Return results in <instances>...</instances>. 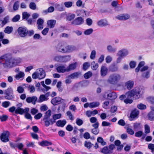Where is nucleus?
<instances>
[{"label": "nucleus", "instance_id": "dca6fc26", "mask_svg": "<svg viewBox=\"0 0 154 154\" xmlns=\"http://www.w3.org/2000/svg\"><path fill=\"white\" fill-rule=\"evenodd\" d=\"M37 98L36 96H33L32 97H27L26 99V102L29 103H32L33 104H35Z\"/></svg>", "mask_w": 154, "mask_h": 154}, {"label": "nucleus", "instance_id": "37998d69", "mask_svg": "<svg viewBox=\"0 0 154 154\" xmlns=\"http://www.w3.org/2000/svg\"><path fill=\"white\" fill-rule=\"evenodd\" d=\"M19 1H17L14 2L13 6V10L16 11L18 10L19 8Z\"/></svg>", "mask_w": 154, "mask_h": 154}, {"label": "nucleus", "instance_id": "f3484780", "mask_svg": "<svg viewBox=\"0 0 154 154\" xmlns=\"http://www.w3.org/2000/svg\"><path fill=\"white\" fill-rule=\"evenodd\" d=\"M77 62L74 63L69 64L66 67L67 72H69L75 69L77 67Z\"/></svg>", "mask_w": 154, "mask_h": 154}, {"label": "nucleus", "instance_id": "3c124183", "mask_svg": "<svg viewBox=\"0 0 154 154\" xmlns=\"http://www.w3.org/2000/svg\"><path fill=\"white\" fill-rule=\"evenodd\" d=\"M144 132L146 134H149L150 132V127L147 124L144 125Z\"/></svg>", "mask_w": 154, "mask_h": 154}, {"label": "nucleus", "instance_id": "72a5a7b5", "mask_svg": "<svg viewBox=\"0 0 154 154\" xmlns=\"http://www.w3.org/2000/svg\"><path fill=\"white\" fill-rule=\"evenodd\" d=\"M64 44L59 45L57 48V50L59 52L63 53Z\"/></svg>", "mask_w": 154, "mask_h": 154}, {"label": "nucleus", "instance_id": "7c9ffc66", "mask_svg": "<svg viewBox=\"0 0 154 154\" xmlns=\"http://www.w3.org/2000/svg\"><path fill=\"white\" fill-rule=\"evenodd\" d=\"M108 51L109 53H114L116 50V48L113 47L111 45H108L107 47Z\"/></svg>", "mask_w": 154, "mask_h": 154}, {"label": "nucleus", "instance_id": "9b49d317", "mask_svg": "<svg viewBox=\"0 0 154 154\" xmlns=\"http://www.w3.org/2000/svg\"><path fill=\"white\" fill-rule=\"evenodd\" d=\"M128 54V51L127 49H123L118 51L117 54V56L123 58L127 56Z\"/></svg>", "mask_w": 154, "mask_h": 154}, {"label": "nucleus", "instance_id": "6ab92c4d", "mask_svg": "<svg viewBox=\"0 0 154 154\" xmlns=\"http://www.w3.org/2000/svg\"><path fill=\"white\" fill-rule=\"evenodd\" d=\"M108 72V69L106 66H102L100 69V75L102 76L106 75Z\"/></svg>", "mask_w": 154, "mask_h": 154}, {"label": "nucleus", "instance_id": "ea45409f", "mask_svg": "<svg viewBox=\"0 0 154 154\" xmlns=\"http://www.w3.org/2000/svg\"><path fill=\"white\" fill-rule=\"evenodd\" d=\"M99 103L98 102H93L89 103V107L93 108L98 106L99 105Z\"/></svg>", "mask_w": 154, "mask_h": 154}, {"label": "nucleus", "instance_id": "338daca9", "mask_svg": "<svg viewBox=\"0 0 154 154\" xmlns=\"http://www.w3.org/2000/svg\"><path fill=\"white\" fill-rule=\"evenodd\" d=\"M8 18L7 17H5L4 18V20L2 22V27H3L5 24H6L8 21Z\"/></svg>", "mask_w": 154, "mask_h": 154}, {"label": "nucleus", "instance_id": "cd10ccee", "mask_svg": "<svg viewBox=\"0 0 154 154\" xmlns=\"http://www.w3.org/2000/svg\"><path fill=\"white\" fill-rule=\"evenodd\" d=\"M139 114V111L137 109H134L131 112L130 116L132 118H136Z\"/></svg>", "mask_w": 154, "mask_h": 154}, {"label": "nucleus", "instance_id": "aec40b11", "mask_svg": "<svg viewBox=\"0 0 154 154\" xmlns=\"http://www.w3.org/2000/svg\"><path fill=\"white\" fill-rule=\"evenodd\" d=\"M56 21L54 20H50L47 21V24L48 26L50 28L54 27L56 24Z\"/></svg>", "mask_w": 154, "mask_h": 154}, {"label": "nucleus", "instance_id": "052dcab7", "mask_svg": "<svg viewBox=\"0 0 154 154\" xmlns=\"http://www.w3.org/2000/svg\"><path fill=\"white\" fill-rule=\"evenodd\" d=\"M137 108L140 109H144L146 108V106L140 103L137 105Z\"/></svg>", "mask_w": 154, "mask_h": 154}, {"label": "nucleus", "instance_id": "f704fd0d", "mask_svg": "<svg viewBox=\"0 0 154 154\" xmlns=\"http://www.w3.org/2000/svg\"><path fill=\"white\" fill-rule=\"evenodd\" d=\"M5 98L8 100H12L14 98L13 94H5Z\"/></svg>", "mask_w": 154, "mask_h": 154}, {"label": "nucleus", "instance_id": "69168bd1", "mask_svg": "<svg viewBox=\"0 0 154 154\" xmlns=\"http://www.w3.org/2000/svg\"><path fill=\"white\" fill-rule=\"evenodd\" d=\"M75 17V15L74 14L69 15L67 17L66 19L67 20L70 21L73 19Z\"/></svg>", "mask_w": 154, "mask_h": 154}, {"label": "nucleus", "instance_id": "c03bdc74", "mask_svg": "<svg viewBox=\"0 0 154 154\" xmlns=\"http://www.w3.org/2000/svg\"><path fill=\"white\" fill-rule=\"evenodd\" d=\"M30 16V14L26 12H24L22 13V18L23 19L27 20Z\"/></svg>", "mask_w": 154, "mask_h": 154}, {"label": "nucleus", "instance_id": "7ed1b4c3", "mask_svg": "<svg viewBox=\"0 0 154 154\" xmlns=\"http://www.w3.org/2000/svg\"><path fill=\"white\" fill-rule=\"evenodd\" d=\"M45 73L42 68H40L34 72L32 75V78L33 79H41L44 78L45 76Z\"/></svg>", "mask_w": 154, "mask_h": 154}, {"label": "nucleus", "instance_id": "39448f33", "mask_svg": "<svg viewBox=\"0 0 154 154\" xmlns=\"http://www.w3.org/2000/svg\"><path fill=\"white\" fill-rule=\"evenodd\" d=\"M149 100L152 105L151 106V111L148 113V116L149 119L152 121L154 120V97H150Z\"/></svg>", "mask_w": 154, "mask_h": 154}, {"label": "nucleus", "instance_id": "f8f14e48", "mask_svg": "<svg viewBox=\"0 0 154 154\" xmlns=\"http://www.w3.org/2000/svg\"><path fill=\"white\" fill-rule=\"evenodd\" d=\"M29 111V108H26L24 109H23L21 107H17L15 113L16 114H18L22 115L24 113L28 112Z\"/></svg>", "mask_w": 154, "mask_h": 154}, {"label": "nucleus", "instance_id": "4c0bfd02", "mask_svg": "<svg viewBox=\"0 0 154 154\" xmlns=\"http://www.w3.org/2000/svg\"><path fill=\"white\" fill-rule=\"evenodd\" d=\"M51 115V111L50 109L48 110L45 113L44 119H49Z\"/></svg>", "mask_w": 154, "mask_h": 154}, {"label": "nucleus", "instance_id": "f257e3e1", "mask_svg": "<svg viewBox=\"0 0 154 154\" xmlns=\"http://www.w3.org/2000/svg\"><path fill=\"white\" fill-rule=\"evenodd\" d=\"M121 79V77L120 74L115 73L111 74L109 76L107 81L109 84L115 85L119 82Z\"/></svg>", "mask_w": 154, "mask_h": 154}, {"label": "nucleus", "instance_id": "13d9d810", "mask_svg": "<svg viewBox=\"0 0 154 154\" xmlns=\"http://www.w3.org/2000/svg\"><path fill=\"white\" fill-rule=\"evenodd\" d=\"M29 6V8L32 10H34L36 9V5L34 2L30 3Z\"/></svg>", "mask_w": 154, "mask_h": 154}, {"label": "nucleus", "instance_id": "0e129e2a", "mask_svg": "<svg viewBox=\"0 0 154 154\" xmlns=\"http://www.w3.org/2000/svg\"><path fill=\"white\" fill-rule=\"evenodd\" d=\"M66 114L67 116L69 117V119L71 120H73L74 118L73 116H72V115L70 111H68L66 112Z\"/></svg>", "mask_w": 154, "mask_h": 154}, {"label": "nucleus", "instance_id": "412c9836", "mask_svg": "<svg viewBox=\"0 0 154 154\" xmlns=\"http://www.w3.org/2000/svg\"><path fill=\"white\" fill-rule=\"evenodd\" d=\"M44 22V20L41 18H39L37 20V24L38 25V29H41L43 28Z\"/></svg>", "mask_w": 154, "mask_h": 154}, {"label": "nucleus", "instance_id": "bb28decb", "mask_svg": "<svg viewBox=\"0 0 154 154\" xmlns=\"http://www.w3.org/2000/svg\"><path fill=\"white\" fill-rule=\"evenodd\" d=\"M101 152L104 154H109L112 153L111 150H109L107 147L105 146L101 150Z\"/></svg>", "mask_w": 154, "mask_h": 154}, {"label": "nucleus", "instance_id": "4be33fe9", "mask_svg": "<svg viewBox=\"0 0 154 154\" xmlns=\"http://www.w3.org/2000/svg\"><path fill=\"white\" fill-rule=\"evenodd\" d=\"M66 121L65 120H60L56 122V125L58 127H63L66 125Z\"/></svg>", "mask_w": 154, "mask_h": 154}, {"label": "nucleus", "instance_id": "20e7f679", "mask_svg": "<svg viewBox=\"0 0 154 154\" xmlns=\"http://www.w3.org/2000/svg\"><path fill=\"white\" fill-rule=\"evenodd\" d=\"M7 57H8L6 58L5 61L3 63V67L5 68H11L13 67L12 57L8 54H7Z\"/></svg>", "mask_w": 154, "mask_h": 154}, {"label": "nucleus", "instance_id": "2eb2a0df", "mask_svg": "<svg viewBox=\"0 0 154 154\" xmlns=\"http://www.w3.org/2000/svg\"><path fill=\"white\" fill-rule=\"evenodd\" d=\"M83 23V19L81 17H78L72 22V24L75 25H80Z\"/></svg>", "mask_w": 154, "mask_h": 154}, {"label": "nucleus", "instance_id": "bf43d9fd", "mask_svg": "<svg viewBox=\"0 0 154 154\" xmlns=\"http://www.w3.org/2000/svg\"><path fill=\"white\" fill-rule=\"evenodd\" d=\"M13 94V91L11 88H8L5 91L4 94Z\"/></svg>", "mask_w": 154, "mask_h": 154}, {"label": "nucleus", "instance_id": "a19ab883", "mask_svg": "<svg viewBox=\"0 0 154 154\" xmlns=\"http://www.w3.org/2000/svg\"><path fill=\"white\" fill-rule=\"evenodd\" d=\"M93 30L92 28H90L86 30L84 32V34L86 35H89L92 34L93 32Z\"/></svg>", "mask_w": 154, "mask_h": 154}, {"label": "nucleus", "instance_id": "4d7b16f0", "mask_svg": "<svg viewBox=\"0 0 154 154\" xmlns=\"http://www.w3.org/2000/svg\"><path fill=\"white\" fill-rule=\"evenodd\" d=\"M90 64L88 62L85 63L83 65V69L84 70H86L90 66Z\"/></svg>", "mask_w": 154, "mask_h": 154}, {"label": "nucleus", "instance_id": "603ef678", "mask_svg": "<svg viewBox=\"0 0 154 154\" xmlns=\"http://www.w3.org/2000/svg\"><path fill=\"white\" fill-rule=\"evenodd\" d=\"M73 3L72 2H66L64 3V5L66 7L69 8L71 7Z\"/></svg>", "mask_w": 154, "mask_h": 154}, {"label": "nucleus", "instance_id": "de8ad7c7", "mask_svg": "<svg viewBox=\"0 0 154 154\" xmlns=\"http://www.w3.org/2000/svg\"><path fill=\"white\" fill-rule=\"evenodd\" d=\"M17 91L19 94H22L24 92V88L21 86L18 87Z\"/></svg>", "mask_w": 154, "mask_h": 154}, {"label": "nucleus", "instance_id": "5fc2aeb1", "mask_svg": "<svg viewBox=\"0 0 154 154\" xmlns=\"http://www.w3.org/2000/svg\"><path fill=\"white\" fill-rule=\"evenodd\" d=\"M109 69L112 72H116L118 70V68L117 66L115 65L110 67Z\"/></svg>", "mask_w": 154, "mask_h": 154}, {"label": "nucleus", "instance_id": "c756f323", "mask_svg": "<svg viewBox=\"0 0 154 154\" xmlns=\"http://www.w3.org/2000/svg\"><path fill=\"white\" fill-rule=\"evenodd\" d=\"M39 144L41 146H44L51 145L52 144V143L50 142H49L46 140H43L40 142H39Z\"/></svg>", "mask_w": 154, "mask_h": 154}, {"label": "nucleus", "instance_id": "4468645a", "mask_svg": "<svg viewBox=\"0 0 154 154\" xmlns=\"http://www.w3.org/2000/svg\"><path fill=\"white\" fill-rule=\"evenodd\" d=\"M61 114L60 113L57 114H55L53 115L52 116V119H50V121L51 122V124L53 125L55 122V120L59 119L61 118Z\"/></svg>", "mask_w": 154, "mask_h": 154}, {"label": "nucleus", "instance_id": "680f3d73", "mask_svg": "<svg viewBox=\"0 0 154 154\" xmlns=\"http://www.w3.org/2000/svg\"><path fill=\"white\" fill-rule=\"evenodd\" d=\"M148 148L151 150L152 153L154 152V144L152 143H149L148 146Z\"/></svg>", "mask_w": 154, "mask_h": 154}, {"label": "nucleus", "instance_id": "2f4dec72", "mask_svg": "<svg viewBox=\"0 0 154 154\" xmlns=\"http://www.w3.org/2000/svg\"><path fill=\"white\" fill-rule=\"evenodd\" d=\"M48 100V98L45 95L42 94L40 95L39 100V102H42L45 101L47 100Z\"/></svg>", "mask_w": 154, "mask_h": 154}, {"label": "nucleus", "instance_id": "a18cd8bd", "mask_svg": "<svg viewBox=\"0 0 154 154\" xmlns=\"http://www.w3.org/2000/svg\"><path fill=\"white\" fill-rule=\"evenodd\" d=\"M93 145V144L90 142H88L86 141L84 143L85 146L89 149H90Z\"/></svg>", "mask_w": 154, "mask_h": 154}, {"label": "nucleus", "instance_id": "1a4fd4ad", "mask_svg": "<svg viewBox=\"0 0 154 154\" xmlns=\"http://www.w3.org/2000/svg\"><path fill=\"white\" fill-rule=\"evenodd\" d=\"M64 100L59 97H56L53 98L51 101V103L54 106L59 104L63 102Z\"/></svg>", "mask_w": 154, "mask_h": 154}, {"label": "nucleus", "instance_id": "9d476101", "mask_svg": "<svg viewBox=\"0 0 154 154\" xmlns=\"http://www.w3.org/2000/svg\"><path fill=\"white\" fill-rule=\"evenodd\" d=\"M54 66L56 67V69L58 73H63L65 72H67L66 67L64 65L57 66V65L55 64Z\"/></svg>", "mask_w": 154, "mask_h": 154}, {"label": "nucleus", "instance_id": "864d4df0", "mask_svg": "<svg viewBox=\"0 0 154 154\" xmlns=\"http://www.w3.org/2000/svg\"><path fill=\"white\" fill-rule=\"evenodd\" d=\"M91 65L92 66L91 68L93 70H96L98 67V64L97 63H95L94 61H93L91 63Z\"/></svg>", "mask_w": 154, "mask_h": 154}, {"label": "nucleus", "instance_id": "58836bf2", "mask_svg": "<svg viewBox=\"0 0 154 154\" xmlns=\"http://www.w3.org/2000/svg\"><path fill=\"white\" fill-rule=\"evenodd\" d=\"M11 104V103L9 101H5L2 103V106L4 108H7L9 107Z\"/></svg>", "mask_w": 154, "mask_h": 154}, {"label": "nucleus", "instance_id": "6e6d98bb", "mask_svg": "<svg viewBox=\"0 0 154 154\" xmlns=\"http://www.w3.org/2000/svg\"><path fill=\"white\" fill-rule=\"evenodd\" d=\"M40 84H41V85H42L43 87L45 88V90L46 91L49 90L51 88L50 87L48 86L45 85L44 81H42L41 82Z\"/></svg>", "mask_w": 154, "mask_h": 154}, {"label": "nucleus", "instance_id": "f03ea898", "mask_svg": "<svg viewBox=\"0 0 154 154\" xmlns=\"http://www.w3.org/2000/svg\"><path fill=\"white\" fill-rule=\"evenodd\" d=\"M140 89L139 88H135L129 91L126 93L128 97H133L135 100L137 99L140 97Z\"/></svg>", "mask_w": 154, "mask_h": 154}, {"label": "nucleus", "instance_id": "423d86ee", "mask_svg": "<svg viewBox=\"0 0 154 154\" xmlns=\"http://www.w3.org/2000/svg\"><path fill=\"white\" fill-rule=\"evenodd\" d=\"M64 48L63 53H70L76 50V47L73 45L64 44Z\"/></svg>", "mask_w": 154, "mask_h": 154}, {"label": "nucleus", "instance_id": "e2e57ef3", "mask_svg": "<svg viewBox=\"0 0 154 154\" xmlns=\"http://www.w3.org/2000/svg\"><path fill=\"white\" fill-rule=\"evenodd\" d=\"M20 18V16L19 15H17L15 16L12 19V20L14 22H16L18 21Z\"/></svg>", "mask_w": 154, "mask_h": 154}, {"label": "nucleus", "instance_id": "774afa93", "mask_svg": "<svg viewBox=\"0 0 154 154\" xmlns=\"http://www.w3.org/2000/svg\"><path fill=\"white\" fill-rule=\"evenodd\" d=\"M112 60V57L109 55L107 56L105 59L106 62L107 63H109Z\"/></svg>", "mask_w": 154, "mask_h": 154}, {"label": "nucleus", "instance_id": "b1692460", "mask_svg": "<svg viewBox=\"0 0 154 154\" xmlns=\"http://www.w3.org/2000/svg\"><path fill=\"white\" fill-rule=\"evenodd\" d=\"M134 82L131 81H129L126 82L125 87L129 90L131 89L133 87Z\"/></svg>", "mask_w": 154, "mask_h": 154}, {"label": "nucleus", "instance_id": "0eeeda50", "mask_svg": "<svg viewBox=\"0 0 154 154\" xmlns=\"http://www.w3.org/2000/svg\"><path fill=\"white\" fill-rule=\"evenodd\" d=\"M17 32L19 35L21 37H25L27 35V30L26 27H19L17 29Z\"/></svg>", "mask_w": 154, "mask_h": 154}, {"label": "nucleus", "instance_id": "5701e85b", "mask_svg": "<svg viewBox=\"0 0 154 154\" xmlns=\"http://www.w3.org/2000/svg\"><path fill=\"white\" fill-rule=\"evenodd\" d=\"M81 74V73L79 72H76L73 73L72 74L69 75L68 76V78L73 79L77 78Z\"/></svg>", "mask_w": 154, "mask_h": 154}, {"label": "nucleus", "instance_id": "8fccbe9b", "mask_svg": "<svg viewBox=\"0 0 154 154\" xmlns=\"http://www.w3.org/2000/svg\"><path fill=\"white\" fill-rule=\"evenodd\" d=\"M28 90L31 93H33L35 91V88L34 86L32 85H29L28 87Z\"/></svg>", "mask_w": 154, "mask_h": 154}, {"label": "nucleus", "instance_id": "09e8293b", "mask_svg": "<svg viewBox=\"0 0 154 154\" xmlns=\"http://www.w3.org/2000/svg\"><path fill=\"white\" fill-rule=\"evenodd\" d=\"M92 75V73L91 71H88L84 75V77L85 79H88Z\"/></svg>", "mask_w": 154, "mask_h": 154}, {"label": "nucleus", "instance_id": "473e14b6", "mask_svg": "<svg viewBox=\"0 0 154 154\" xmlns=\"http://www.w3.org/2000/svg\"><path fill=\"white\" fill-rule=\"evenodd\" d=\"M71 59L70 55L62 56V62H66Z\"/></svg>", "mask_w": 154, "mask_h": 154}, {"label": "nucleus", "instance_id": "a878e982", "mask_svg": "<svg viewBox=\"0 0 154 154\" xmlns=\"http://www.w3.org/2000/svg\"><path fill=\"white\" fill-rule=\"evenodd\" d=\"M98 25L100 26H104L108 25V22L106 20H101L97 23Z\"/></svg>", "mask_w": 154, "mask_h": 154}, {"label": "nucleus", "instance_id": "c9c22d12", "mask_svg": "<svg viewBox=\"0 0 154 154\" xmlns=\"http://www.w3.org/2000/svg\"><path fill=\"white\" fill-rule=\"evenodd\" d=\"M7 54H5L0 56V65H2L3 66V63L5 61L6 58L8 57Z\"/></svg>", "mask_w": 154, "mask_h": 154}, {"label": "nucleus", "instance_id": "c85d7f7f", "mask_svg": "<svg viewBox=\"0 0 154 154\" xmlns=\"http://www.w3.org/2000/svg\"><path fill=\"white\" fill-rule=\"evenodd\" d=\"M12 60L13 66L20 63L21 61V59L20 58H14L12 57Z\"/></svg>", "mask_w": 154, "mask_h": 154}, {"label": "nucleus", "instance_id": "ddd939ff", "mask_svg": "<svg viewBox=\"0 0 154 154\" xmlns=\"http://www.w3.org/2000/svg\"><path fill=\"white\" fill-rule=\"evenodd\" d=\"M107 94V97H106V99L110 100H113L116 99L117 97V96L115 92H112L108 94V92H105L104 96V98H106L105 95Z\"/></svg>", "mask_w": 154, "mask_h": 154}, {"label": "nucleus", "instance_id": "a211bd4d", "mask_svg": "<svg viewBox=\"0 0 154 154\" xmlns=\"http://www.w3.org/2000/svg\"><path fill=\"white\" fill-rule=\"evenodd\" d=\"M130 17V16L128 14H123L118 15L116 17V18L119 20H125L128 19Z\"/></svg>", "mask_w": 154, "mask_h": 154}, {"label": "nucleus", "instance_id": "e433bc0d", "mask_svg": "<svg viewBox=\"0 0 154 154\" xmlns=\"http://www.w3.org/2000/svg\"><path fill=\"white\" fill-rule=\"evenodd\" d=\"M13 29V28L12 27L7 26L5 28L4 32L5 33L10 34L12 32Z\"/></svg>", "mask_w": 154, "mask_h": 154}, {"label": "nucleus", "instance_id": "79ce46f5", "mask_svg": "<svg viewBox=\"0 0 154 154\" xmlns=\"http://www.w3.org/2000/svg\"><path fill=\"white\" fill-rule=\"evenodd\" d=\"M97 141L98 142L100 143L102 146H104L106 144V142L104 141L103 139L101 137H98Z\"/></svg>", "mask_w": 154, "mask_h": 154}, {"label": "nucleus", "instance_id": "49530a36", "mask_svg": "<svg viewBox=\"0 0 154 154\" xmlns=\"http://www.w3.org/2000/svg\"><path fill=\"white\" fill-rule=\"evenodd\" d=\"M126 129L127 132L131 135H133L134 134V131L133 129L129 128V127H126L125 128Z\"/></svg>", "mask_w": 154, "mask_h": 154}, {"label": "nucleus", "instance_id": "393cba45", "mask_svg": "<svg viewBox=\"0 0 154 154\" xmlns=\"http://www.w3.org/2000/svg\"><path fill=\"white\" fill-rule=\"evenodd\" d=\"M25 76L24 73L20 71L18 74H17L15 76V78L17 80H19L21 79L22 80L23 79Z\"/></svg>", "mask_w": 154, "mask_h": 154}, {"label": "nucleus", "instance_id": "6e6552de", "mask_svg": "<svg viewBox=\"0 0 154 154\" xmlns=\"http://www.w3.org/2000/svg\"><path fill=\"white\" fill-rule=\"evenodd\" d=\"M9 135V132L6 131L2 133L0 136L1 140L4 142H7L9 141L8 137Z\"/></svg>", "mask_w": 154, "mask_h": 154}]
</instances>
